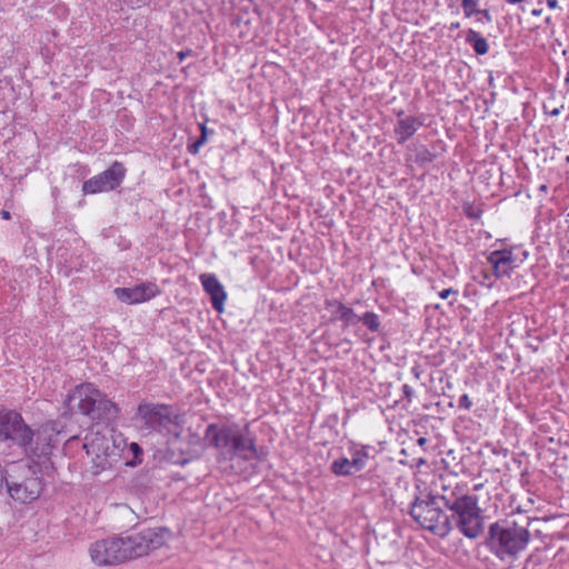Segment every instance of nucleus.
Here are the masks:
<instances>
[{
  "label": "nucleus",
  "instance_id": "obj_1",
  "mask_svg": "<svg viewBox=\"0 0 569 569\" xmlns=\"http://www.w3.org/2000/svg\"><path fill=\"white\" fill-rule=\"evenodd\" d=\"M167 540V530L148 528L140 532L110 537L93 542L89 548L92 562L97 566H114L127 560L143 557L161 548Z\"/></svg>",
  "mask_w": 569,
  "mask_h": 569
},
{
  "label": "nucleus",
  "instance_id": "obj_2",
  "mask_svg": "<svg viewBox=\"0 0 569 569\" xmlns=\"http://www.w3.org/2000/svg\"><path fill=\"white\" fill-rule=\"evenodd\" d=\"M206 440L218 449L220 455L230 458V468L234 473H242L247 470V467H237L236 463L240 465L241 460L249 462L258 457L254 439L248 427L239 429L209 425L206 430Z\"/></svg>",
  "mask_w": 569,
  "mask_h": 569
},
{
  "label": "nucleus",
  "instance_id": "obj_3",
  "mask_svg": "<svg viewBox=\"0 0 569 569\" xmlns=\"http://www.w3.org/2000/svg\"><path fill=\"white\" fill-rule=\"evenodd\" d=\"M49 430L52 431L53 428L44 425L37 432H33L23 422L20 413L11 410H0V436L13 440L23 448L28 456L41 458L50 453Z\"/></svg>",
  "mask_w": 569,
  "mask_h": 569
},
{
  "label": "nucleus",
  "instance_id": "obj_4",
  "mask_svg": "<svg viewBox=\"0 0 569 569\" xmlns=\"http://www.w3.org/2000/svg\"><path fill=\"white\" fill-rule=\"evenodd\" d=\"M530 533L525 526L511 520L495 522L489 528L487 545L500 560H512L526 549Z\"/></svg>",
  "mask_w": 569,
  "mask_h": 569
},
{
  "label": "nucleus",
  "instance_id": "obj_5",
  "mask_svg": "<svg viewBox=\"0 0 569 569\" xmlns=\"http://www.w3.org/2000/svg\"><path fill=\"white\" fill-rule=\"evenodd\" d=\"M69 399L76 402L74 406L82 415L89 416L92 420L112 421L118 417L117 405L92 383L77 386Z\"/></svg>",
  "mask_w": 569,
  "mask_h": 569
},
{
  "label": "nucleus",
  "instance_id": "obj_6",
  "mask_svg": "<svg viewBox=\"0 0 569 569\" xmlns=\"http://www.w3.org/2000/svg\"><path fill=\"white\" fill-rule=\"evenodd\" d=\"M409 513L421 528L439 537H446L452 530L449 515L429 493L426 497H416L410 503Z\"/></svg>",
  "mask_w": 569,
  "mask_h": 569
},
{
  "label": "nucleus",
  "instance_id": "obj_7",
  "mask_svg": "<svg viewBox=\"0 0 569 569\" xmlns=\"http://www.w3.org/2000/svg\"><path fill=\"white\" fill-rule=\"evenodd\" d=\"M451 512V526H455L467 538L475 539L479 537L483 529V517L478 506V499L475 496L467 495L455 505L448 508Z\"/></svg>",
  "mask_w": 569,
  "mask_h": 569
},
{
  "label": "nucleus",
  "instance_id": "obj_8",
  "mask_svg": "<svg viewBox=\"0 0 569 569\" xmlns=\"http://www.w3.org/2000/svg\"><path fill=\"white\" fill-rule=\"evenodd\" d=\"M83 448L90 458V471L93 475L111 469L120 458L119 449L112 439L100 432L88 435Z\"/></svg>",
  "mask_w": 569,
  "mask_h": 569
},
{
  "label": "nucleus",
  "instance_id": "obj_9",
  "mask_svg": "<svg viewBox=\"0 0 569 569\" xmlns=\"http://www.w3.org/2000/svg\"><path fill=\"white\" fill-rule=\"evenodd\" d=\"M137 417L149 431L179 435L178 416L169 406L151 402L140 403Z\"/></svg>",
  "mask_w": 569,
  "mask_h": 569
},
{
  "label": "nucleus",
  "instance_id": "obj_10",
  "mask_svg": "<svg viewBox=\"0 0 569 569\" xmlns=\"http://www.w3.org/2000/svg\"><path fill=\"white\" fill-rule=\"evenodd\" d=\"M126 176V169L120 162H113L103 172L90 178L82 186L84 194L108 192L119 187Z\"/></svg>",
  "mask_w": 569,
  "mask_h": 569
},
{
  "label": "nucleus",
  "instance_id": "obj_11",
  "mask_svg": "<svg viewBox=\"0 0 569 569\" xmlns=\"http://www.w3.org/2000/svg\"><path fill=\"white\" fill-rule=\"evenodd\" d=\"M447 509L468 495L466 486L459 483L455 478L440 476L433 482V489L429 493Z\"/></svg>",
  "mask_w": 569,
  "mask_h": 569
},
{
  "label": "nucleus",
  "instance_id": "obj_12",
  "mask_svg": "<svg viewBox=\"0 0 569 569\" xmlns=\"http://www.w3.org/2000/svg\"><path fill=\"white\" fill-rule=\"evenodd\" d=\"M369 460L368 447L356 448L351 458L340 457L331 462L330 470L338 477H350L363 470Z\"/></svg>",
  "mask_w": 569,
  "mask_h": 569
},
{
  "label": "nucleus",
  "instance_id": "obj_13",
  "mask_svg": "<svg viewBox=\"0 0 569 569\" xmlns=\"http://www.w3.org/2000/svg\"><path fill=\"white\" fill-rule=\"evenodd\" d=\"M4 481L11 498L21 503L36 500L42 491V480L37 476L28 477L21 482L10 481L8 479Z\"/></svg>",
  "mask_w": 569,
  "mask_h": 569
},
{
  "label": "nucleus",
  "instance_id": "obj_14",
  "mask_svg": "<svg viewBox=\"0 0 569 569\" xmlns=\"http://www.w3.org/2000/svg\"><path fill=\"white\" fill-rule=\"evenodd\" d=\"M113 293L120 301L136 305L154 298L160 293V289L153 282H144L132 288H116Z\"/></svg>",
  "mask_w": 569,
  "mask_h": 569
},
{
  "label": "nucleus",
  "instance_id": "obj_15",
  "mask_svg": "<svg viewBox=\"0 0 569 569\" xmlns=\"http://www.w3.org/2000/svg\"><path fill=\"white\" fill-rule=\"evenodd\" d=\"M487 261L491 266L492 276L496 278L508 277L518 267L512 248L491 251L487 257Z\"/></svg>",
  "mask_w": 569,
  "mask_h": 569
},
{
  "label": "nucleus",
  "instance_id": "obj_16",
  "mask_svg": "<svg viewBox=\"0 0 569 569\" xmlns=\"http://www.w3.org/2000/svg\"><path fill=\"white\" fill-rule=\"evenodd\" d=\"M200 282L203 290L210 296L213 309L218 312H222L227 292L217 276L213 273H202L200 276Z\"/></svg>",
  "mask_w": 569,
  "mask_h": 569
},
{
  "label": "nucleus",
  "instance_id": "obj_17",
  "mask_svg": "<svg viewBox=\"0 0 569 569\" xmlns=\"http://www.w3.org/2000/svg\"><path fill=\"white\" fill-rule=\"evenodd\" d=\"M326 309L329 311L333 321H340L345 327L355 326L359 322V316L337 299H329L325 302Z\"/></svg>",
  "mask_w": 569,
  "mask_h": 569
},
{
  "label": "nucleus",
  "instance_id": "obj_18",
  "mask_svg": "<svg viewBox=\"0 0 569 569\" xmlns=\"http://www.w3.org/2000/svg\"><path fill=\"white\" fill-rule=\"evenodd\" d=\"M422 126V122L418 120V118L408 116L406 118H400L395 127V133L397 137L398 143L402 144L408 139H410L418 129Z\"/></svg>",
  "mask_w": 569,
  "mask_h": 569
},
{
  "label": "nucleus",
  "instance_id": "obj_19",
  "mask_svg": "<svg viewBox=\"0 0 569 569\" xmlns=\"http://www.w3.org/2000/svg\"><path fill=\"white\" fill-rule=\"evenodd\" d=\"M466 42L471 44L475 52L479 56H483L489 51V44L487 40L476 30L469 29L466 33Z\"/></svg>",
  "mask_w": 569,
  "mask_h": 569
},
{
  "label": "nucleus",
  "instance_id": "obj_20",
  "mask_svg": "<svg viewBox=\"0 0 569 569\" xmlns=\"http://www.w3.org/2000/svg\"><path fill=\"white\" fill-rule=\"evenodd\" d=\"M359 322H362V325L372 332L378 331L380 328L379 316L372 311H367L359 317Z\"/></svg>",
  "mask_w": 569,
  "mask_h": 569
},
{
  "label": "nucleus",
  "instance_id": "obj_21",
  "mask_svg": "<svg viewBox=\"0 0 569 569\" xmlns=\"http://www.w3.org/2000/svg\"><path fill=\"white\" fill-rule=\"evenodd\" d=\"M465 18H471L480 12L479 0H460Z\"/></svg>",
  "mask_w": 569,
  "mask_h": 569
},
{
  "label": "nucleus",
  "instance_id": "obj_22",
  "mask_svg": "<svg viewBox=\"0 0 569 569\" xmlns=\"http://www.w3.org/2000/svg\"><path fill=\"white\" fill-rule=\"evenodd\" d=\"M458 407L463 410H470L472 407V401L470 400L467 393L460 396L458 400Z\"/></svg>",
  "mask_w": 569,
  "mask_h": 569
},
{
  "label": "nucleus",
  "instance_id": "obj_23",
  "mask_svg": "<svg viewBox=\"0 0 569 569\" xmlns=\"http://www.w3.org/2000/svg\"><path fill=\"white\" fill-rule=\"evenodd\" d=\"M402 392H403V396L406 398V400L408 402H411L412 401V398L415 397V390L412 387H410L409 385H403L402 386Z\"/></svg>",
  "mask_w": 569,
  "mask_h": 569
},
{
  "label": "nucleus",
  "instance_id": "obj_24",
  "mask_svg": "<svg viewBox=\"0 0 569 569\" xmlns=\"http://www.w3.org/2000/svg\"><path fill=\"white\" fill-rule=\"evenodd\" d=\"M423 369L421 368V366L419 365H415L412 368H411V373L413 375L415 379L419 380L421 378V376L423 375Z\"/></svg>",
  "mask_w": 569,
  "mask_h": 569
},
{
  "label": "nucleus",
  "instance_id": "obj_25",
  "mask_svg": "<svg viewBox=\"0 0 569 569\" xmlns=\"http://www.w3.org/2000/svg\"><path fill=\"white\" fill-rule=\"evenodd\" d=\"M130 451L133 453L134 458H137V459L142 455V449L136 442H132L130 445Z\"/></svg>",
  "mask_w": 569,
  "mask_h": 569
},
{
  "label": "nucleus",
  "instance_id": "obj_26",
  "mask_svg": "<svg viewBox=\"0 0 569 569\" xmlns=\"http://www.w3.org/2000/svg\"><path fill=\"white\" fill-rule=\"evenodd\" d=\"M458 292L456 290H453L452 288H447V289H443L439 292V297L441 299H447L450 295H457Z\"/></svg>",
  "mask_w": 569,
  "mask_h": 569
},
{
  "label": "nucleus",
  "instance_id": "obj_27",
  "mask_svg": "<svg viewBox=\"0 0 569 569\" xmlns=\"http://www.w3.org/2000/svg\"><path fill=\"white\" fill-rule=\"evenodd\" d=\"M478 14H481L487 23H490L492 21V16L488 9H480V12Z\"/></svg>",
  "mask_w": 569,
  "mask_h": 569
},
{
  "label": "nucleus",
  "instance_id": "obj_28",
  "mask_svg": "<svg viewBox=\"0 0 569 569\" xmlns=\"http://www.w3.org/2000/svg\"><path fill=\"white\" fill-rule=\"evenodd\" d=\"M466 214L469 217V218H479L481 216V210H477L475 211L472 208H469V209H466Z\"/></svg>",
  "mask_w": 569,
  "mask_h": 569
},
{
  "label": "nucleus",
  "instance_id": "obj_29",
  "mask_svg": "<svg viewBox=\"0 0 569 569\" xmlns=\"http://www.w3.org/2000/svg\"><path fill=\"white\" fill-rule=\"evenodd\" d=\"M546 3L549 9L555 10L558 8V1L557 0H546Z\"/></svg>",
  "mask_w": 569,
  "mask_h": 569
},
{
  "label": "nucleus",
  "instance_id": "obj_30",
  "mask_svg": "<svg viewBox=\"0 0 569 569\" xmlns=\"http://www.w3.org/2000/svg\"><path fill=\"white\" fill-rule=\"evenodd\" d=\"M48 425L50 426V428H54V423H48ZM53 432H56V435H59V431H56V429H53L52 431L49 430V435H50V439H51V441H50V445H51L50 449L53 447V443H52L54 441L53 438H52Z\"/></svg>",
  "mask_w": 569,
  "mask_h": 569
},
{
  "label": "nucleus",
  "instance_id": "obj_31",
  "mask_svg": "<svg viewBox=\"0 0 569 569\" xmlns=\"http://www.w3.org/2000/svg\"><path fill=\"white\" fill-rule=\"evenodd\" d=\"M189 54V51H180L178 53L179 60L182 61Z\"/></svg>",
  "mask_w": 569,
  "mask_h": 569
},
{
  "label": "nucleus",
  "instance_id": "obj_32",
  "mask_svg": "<svg viewBox=\"0 0 569 569\" xmlns=\"http://www.w3.org/2000/svg\"><path fill=\"white\" fill-rule=\"evenodd\" d=\"M1 216H2V218H3V219H6V220L10 219V212H9V211H7V210H2V211H1Z\"/></svg>",
  "mask_w": 569,
  "mask_h": 569
},
{
  "label": "nucleus",
  "instance_id": "obj_33",
  "mask_svg": "<svg viewBox=\"0 0 569 569\" xmlns=\"http://www.w3.org/2000/svg\"><path fill=\"white\" fill-rule=\"evenodd\" d=\"M541 12H542V10H541V9H533V10L531 11V14H532V16H536V17H539V16L541 14Z\"/></svg>",
  "mask_w": 569,
  "mask_h": 569
},
{
  "label": "nucleus",
  "instance_id": "obj_34",
  "mask_svg": "<svg viewBox=\"0 0 569 569\" xmlns=\"http://www.w3.org/2000/svg\"><path fill=\"white\" fill-rule=\"evenodd\" d=\"M426 441H427V440H426V438H419V439H418V443H419L420 446L425 445V443H426Z\"/></svg>",
  "mask_w": 569,
  "mask_h": 569
},
{
  "label": "nucleus",
  "instance_id": "obj_35",
  "mask_svg": "<svg viewBox=\"0 0 569 569\" xmlns=\"http://www.w3.org/2000/svg\"><path fill=\"white\" fill-rule=\"evenodd\" d=\"M201 143H202V141H198V143L193 146V148H194L193 152L197 151L198 146L201 144Z\"/></svg>",
  "mask_w": 569,
  "mask_h": 569
},
{
  "label": "nucleus",
  "instance_id": "obj_36",
  "mask_svg": "<svg viewBox=\"0 0 569 569\" xmlns=\"http://www.w3.org/2000/svg\"><path fill=\"white\" fill-rule=\"evenodd\" d=\"M451 28H459V23H451Z\"/></svg>",
  "mask_w": 569,
  "mask_h": 569
},
{
  "label": "nucleus",
  "instance_id": "obj_37",
  "mask_svg": "<svg viewBox=\"0 0 569 569\" xmlns=\"http://www.w3.org/2000/svg\"><path fill=\"white\" fill-rule=\"evenodd\" d=\"M490 278H491V276H490V274L485 273V279H486V280H490Z\"/></svg>",
  "mask_w": 569,
  "mask_h": 569
}]
</instances>
